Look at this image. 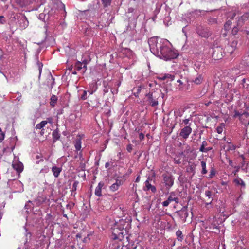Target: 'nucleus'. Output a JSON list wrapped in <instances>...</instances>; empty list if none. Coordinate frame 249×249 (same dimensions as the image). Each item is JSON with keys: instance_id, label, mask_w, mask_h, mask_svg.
I'll use <instances>...</instances> for the list:
<instances>
[{"instance_id": "obj_1", "label": "nucleus", "mask_w": 249, "mask_h": 249, "mask_svg": "<svg viewBox=\"0 0 249 249\" xmlns=\"http://www.w3.org/2000/svg\"><path fill=\"white\" fill-rule=\"evenodd\" d=\"M148 44L151 53L164 60L175 59L178 55L177 52H170L168 54L165 53L166 51H169L168 41L166 39L152 37L149 39Z\"/></svg>"}, {"instance_id": "obj_2", "label": "nucleus", "mask_w": 249, "mask_h": 249, "mask_svg": "<svg viewBox=\"0 0 249 249\" xmlns=\"http://www.w3.org/2000/svg\"><path fill=\"white\" fill-rule=\"evenodd\" d=\"M192 119L191 117L182 120L180 124L182 128L180 129L179 136L184 140H187L191 134L192 131Z\"/></svg>"}, {"instance_id": "obj_3", "label": "nucleus", "mask_w": 249, "mask_h": 249, "mask_svg": "<svg viewBox=\"0 0 249 249\" xmlns=\"http://www.w3.org/2000/svg\"><path fill=\"white\" fill-rule=\"evenodd\" d=\"M163 178L162 183L164 184L165 189L169 190L174 183L175 178L171 173L166 172L162 175Z\"/></svg>"}, {"instance_id": "obj_4", "label": "nucleus", "mask_w": 249, "mask_h": 249, "mask_svg": "<svg viewBox=\"0 0 249 249\" xmlns=\"http://www.w3.org/2000/svg\"><path fill=\"white\" fill-rule=\"evenodd\" d=\"M172 201H175L176 203H179V198L175 192H171L170 193L167 199L163 201L162 204L164 207H167Z\"/></svg>"}, {"instance_id": "obj_5", "label": "nucleus", "mask_w": 249, "mask_h": 249, "mask_svg": "<svg viewBox=\"0 0 249 249\" xmlns=\"http://www.w3.org/2000/svg\"><path fill=\"white\" fill-rule=\"evenodd\" d=\"M124 230L123 227H118L117 225V228H114L112 231V238L114 240L118 239L121 241L124 238L123 232L122 231Z\"/></svg>"}, {"instance_id": "obj_6", "label": "nucleus", "mask_w": 249, "mask_h": 249, "mask_svg": "<svg viewBox=\"0 0 249 249\" xmlns=\"http://www.w3.org/2000/svg\"><path fill=\"white\" fill-rule=\"evenodd\" d=\"M196 31L197 34L202 37L208 38L211 35V33L208 28L201 26L196 28Z\"/></svg>"}, {"instance_id": "obj_7", "label": "nucleus", "mask_w": 249, "mask_h": 249, "mask_svg": "<svg viewBox=\"0 0 249 249\" xmlns=\"http://www.w3.org/2000/svg\"><path fill=\"white\" fill-rule=\"evenodd\" d=\"M147 98V101L149 104L152 107H155L158 104V96L156 93L154 94L152 93H148L146 95Z\"/></svg>"}, {"instance_id": "obj_8", "label": "nucleus", "mask_w": 249, "mask_h": 249, "mask_svg": "<svg viewBox=\"0 0 249 249\" xmlns=\"http://www.w3.org/2000/svg\"><path fill=\"white\" fill-rule=\"evenodd\" d=\"M177 214L179 217L183 221H185L186 218L188 216V213L186 208L183 207L180 211L176 212Z\"/></svg>"}, {"instance_id": "obj_9", "label": "nucleus", "mask_w": 249, "mask_h": 249, "mask_svg": "<svg viewBox=\"0 0 249 249\" xmlns=\"http://www.w3.org/2000/svg\"><path fill=\"white\" fill-rule=\"evenodd\" d=\"M149 178H148L147 180H146L145 182V186L143 188V190L144 191H149L150 190L152 193H155L156 192V187L152 185L149 181Z\"/></svg>"}, {"instance_id": "obj_10", "label": "nucleus", "mask_w": 249, "mask_h": 249, "mask_svg": "<svg viewBox=\"0 0 249 249\" xmlns=\"http://www.w3.org/2000/svg\"><path fill=\"white\" fill-rule=\"evenodd\" d=\"M105 186V183L103 181L100 182L97 186L96 187L95 190V195L97 196L101 197L102 196V189Z\"/></svg>"}, {"instance_id": "obj_11", "label": "nucleus", "mask_w": 249, "mask_h": 249, "mask_svg": "<svg viewBox=\"0 0 249 249\" xmlns=\"http://www.w3.org/2000/svg\"><path fill=\"white\" fill-rule=\"evenodd\" d=\"M12 166L18 173L21 172L23 170V164L20 162H15L12 164Z\"/></svg>"}, {"instance_id": "obj_12", "label": "nucleus", "mask_w": 249, "mask_h": 249, "mask_svg": "<svg viewBox=\"0 0 249 249\" xmlns=\"http://www.w3.org/2000/svg\"><path fill=\"white\" fill-rule=\"evenodd\" d=\"M20 26L23 29L26 28L28 26V21L25 16L22 17L19 20Z\"/></svg>"}, {"instance_id": "obj_13", "label": "nucleus", "mask_w": 249, "mask_h": 249, "mask_svg": "<svg viewBox=\"0 0 249 249\" xmlns=\"http://www.w3.org/2000/svg\"><path fill=\"white\" fill-rule=\"evenodd\" d=\"M52 171L53 173V176L55 178H58L59 176L60 173L62 171V168L58 167L56 166H53L52 168Z\"/></svg>"}, {"instance_id": "obj_14", "label": "nucleus", "mask_w": 249, "mask_h": 249, "mask_svg": "<svg viewBox=\"0 0 249 249\" xmlns=\"http://www.w3.org/2000/svg\"><path fill=\"white\" fill-rule=\"evenodd\" d=\"M121 185V180L117 179L116 180V182L110 186V190L112 192H114L117 190L119 189V186H120Z\"/></svg>"}, {"instance_id": "obj_15", "label": "nucleus", "mask_w": 249, "mask_h": 249, "mask_svg": "<svg viewBox=\"0 0 249 249\" xmlns=\"http://www.w3.org/2000/svg\"><path fill=\"white\" fill-rule=\"evenodd\" d=\"M233 182L237 186H240L242 188H245L246 184L244 181L240 178H237L233 180Z\"/></svg>"}, {"instance_id": "obj_16", "label": "nucleus", "mask_w": 249, "mask_h": 249, "mask_svg": "<svg viewBox=\"0 0 249 249\" xmlns=\"http://www.w3.org/2000/svg\"><path fill=\"white\" fill-rule=\"evenodd\" d=\"M48 84H50V89H52L55 84V79L53 75L50 73L47 78Z\"/></svg>"}, {"instance_id": "obj_17", "label": "nucleus", "mask_w": 249, "mask_h": 249, "mask_svg": "<svg viewBox=\"0 0 249 249\" xmlns=\"http://www.w3.org/2000/svg\"><path fill=\"white\" fill-rule=\"evenodd\" d=\"M83 64L80 61H78L75 63V68L78 71H81L82 73L84 74L86 71H85L84 68H83Z\"/></svg>"}, {"instance_id": "obj_18", "label": "nucleus", "mask_w": 249, "mask_h": 249, "mask_svg": "<svg viewBox=\"0 0 249 249\" xmlns=\"http://www.w3.org/2000/svg\"><path fill=\"white\" fill-rule=\"evenodd\" d=\"M52 135H53V141L54 142H55L57 140H59L60 137V134L59 132V130L57 129L53 131Z\"/></svg>"}, {"instance_id": "obj_19", "label": "nucleus", "mask_w": 249, "mask_h": 249, "mask_svg": "<svg viewBox=\"0 0 249 249\" xmlns=\"http://www.w3.org/2000/svg\"><path fill=\"white\" fill-rule=\"evenodd\" d=\"M196 166V165L194 164L189 165L187 167V169H186L187 172H189V173H192L193 176L196 173V172H195Z\"/></svg>"}, {"instance_id": "obj_20", "label": "nucleus", "mask_w": 249, "mask_h": 249, "mask_svg": "<svg viewBox=\"0 0 249 249\" xmlns=\"http://www.w3.org/2000/svg\"><path fill=\"white\" fill-rule=\"evenodd\" d=\"M203 81V76L202 74L197 75V77L193 80V82L195 84L198 85L201 84Z\"/></svg>"}, {"instance_id": "obj_21", "label": "nucleus", "mask_w": 249, "mask_h": 249, "mask_svg": "<svg viewBox=\"0 0 249 249\" xmlns=\"http://www.w3.org/2000/svg\"><path fill=\"white\" fill-rule=\"evenodd\" d=\"M81 140L80 139H77L74 141V147L76 151H79L81 148Z\"/></svg>"}, {"instance_id": "obj_22", "label": "nucleus", "mask_w": 249, "mask_h": 249, "mask_svg": "<svg viewBox=\"0 0 249 249\" xmlns=\"http://www.w3.org/2000/svg\"><path fill=\"white\" fill-rule=\"evenodd\" d=\"M57 101V97L54 95H53L50 99V105L53 107L55 106V104L56 103Z\"/></svg>"}, {"instance_id": "obj_23", "label": "nucleus", "mask_w": 249, "mask_h": 249, "mask_svg": "<svg viewBox=\"0 0 249 249\" xmlns=\"http://www.w3.org/2000/svg\"><path fill=\"white\" fill-rule=\"evenodd\" d=\"M201 165L202 167L201 174L204 175L207 173V170L206 169V163L204 160L201 161Z\"/></svg>"}, {"instance_id": "obj_24", "label": "nucleus", "mask_w": 249, "mask_h": 249, "mask_svg": "<svg viewBox=\"0 0 249 249\" xmlns=\"http://www.w3.org/2000/svg\"><path fill=\"white\" fill-rule=\"evenodd\" d=\"M47 121H42L40 123L37 124L36 126V129H40L43 128L45 125L47 124Z\"/></svg>"}, {"instance_id": "obj_25", "label": "nucleus", "mask_w": 249, "mask_h": 249, "mask_svg": "<svg viewBox=\"0 0 249 249\" xmlns=\"http://www.w3.org/2000/svg\"><path fill=\"white\" fill-rule=\"evenodd\" d=\"M176 234L177 236V239L178 241H181L183 240V236L182 235V231L178 230L176 232Z\"/></svg>"}, {"instance_id": "obj_26", "label": "nucleus", "mask_w": 249, "mask_h": 249, "mask_svg": "<svg viewBox=\"0 0 249 249\" xmlns=\"http://www.w3.org/2000/svg\"><path fill=\"white\" fill-rule=\"evenodd\" d=\"M244 20L245 18L243 16L240 17L237 21V26L239 27H241L243 25Z\"/></svg>"}, {"instance_id": "obj_27", "label": "nucleus", "mask_w": 249, "mask_h": 249, "mask_svg": "<svg viewBox=\"0 0 249 249\" xmlns=\"http://www.w3.org/2000/svg\"><path fill=\"white\" fill-rule=\"evenodd\" d=\"M208 145V143L206 141H204L202 142V144L199 148V151L202 152H205V146Z\"/></svg>"}, {"instance_id": "obj_28", "label": "nucleus", "mask_w": 249, "mask_h": 249, "mask_svg": "<svg viewBox=\"0 0 249 249\" xmlns=\"http://www.w3.org/2000/svg\"><path fill=\"white\" fill-rule=\"evenodd\" d=\"M37 65L38 69L39 70V78L40 77V75H41V74L42 72L43 64L42 63L40 62L39 61H37Z\"/></svg>"}, {"instance_id": "obj_29", "label": "nucleus", "mask_w": 249, "mask_h": 249, "mask_svg": "<svg viewBox=\"0 0 249 249\" xmlns=\"http://www.w3.org/2000/svg\"><path fill=\"white\" fill-rule=\"evenodd\" d=\"M112 0H101L104 7H108L111 4Z\"/></svg>"}, {"instance_id": "obj_30", "label": "nucleus", "mask_w": 249, "mask_h": 249, "mask_svg": "<svg viewBox=\"0 0 249 249\" xmlns=\"http://www.w3.org/2000/svg\"><path fill=\"white\" fill-rule=\"evenodd\" d=\"M88 92L86 90H83L82 91V94L81 95L80 98L83 100H85L87 99L88 98Z\"/></svg>"}, {"instance_id": "obj_31", "label": "nucleus", "mask_w": 249, "mask_h": 249, "mask_svg": "<svg viewBox=\"0 0 249 249\" xmlns=\"http://www.w3.org/2000/svg\"><path fill=\"white\" fill-rule=\"evenodd\" d=\"M89 61H90V60H88L86 59H84L82 60V62L81 63L83 65V68H84L85 71L87 70V65L89 62Z\"/></svg>"}, {"instance_id": "obj_32", "label": "nucleus", "mask_w": 249, "mask_h": 249, "mask_svg": "<svg viewBox=\"0 0 249 249\" xmlns=\"http://www.w3.org/2000/svg\"><path fill=\"white\" fill-rule=\"evenodd\" d=\"M79 184V182L77 180H75L74 181L73 184H72V192H75L77 190V186Z\"/></svg>"}, {"instance_id": "obj_33", "label": "nucleus", "mask_w": 249, "mask_h": 249, "mask_svg": "<svg viewBox=\"0 0 249 249\" xmlns=\"http://www.w3.org/2000/svg\"><path fill=\"white\" fill-rule=\"evenodd\" d=\"M49 168L48 166H45L40 171V173L41 174H46L49 172Z\"/></svg>"}, {"instance_id": "obj_34", "label": "nucleus", "mask_w": 249, "mask_h": 249, "mask_svg": "<svg viewBox=\"0 0 249 249\" xmlns=\"http://www.w3.org/2000/svg\"><path fill=\"white\" fill-rule=\"evenodd\" d=\"M31 203V201L29 200L25 204L24 208L27 210V212H28L29 209H30L32 208Z\"/></svg>"}, {"instance_id": "obj_35", "label": "nucleus", "mask_w": 249, "mask_h": 249, "mask_svg": "<svg viewBox=\"0 0 249 249\" xmlns=\"http://www.w3.org/2000/svg\"><path fill=\"white\" fill-rule=\"evenodd\" d=\"M215 175V171L213 168H212L210 171V173L209 175V178H212Z\"/></svg>"}, {"instance_id": "obj_36", "label": "nucleus", "mask_w": 249, "mask_h": 249, "mask_svg": "<svg viewBox=\"0 0 249 249\" xmlns=\"http://www.w3.org/2000/svg\"><path fill=\"white\" fill-rule=\"evenodd\" d=\"M205 195L209 198H212L213 193L211 191H209V190L205 191Z\"/></svg>"}, {"instance_id": "obj_37", "label": "nucleus", "mask_w": 249, "mask_h": 249, "mask_svg": "<svg viewBox=\"0 0 249 249\" xmlns=\"http://www.w3.org/2000/svg\"><path fill=\"white\" fill-rule=\"evenodd\" d=\"M169 13L168 12L167 14V16H165V17L164 18V23H166L167 22V24H168V23L170 21L171 18L169 16Z\"/></svg>"}, {"instance_id": "obj_38", "label": "nucleus", "mask_w": 249, "mask_h": 249, "mask_svg": "<svg viewBox=\"0 0 249 249\" xmlns=\"http://www.w3.org/2000/svg\"><path fill=\"white\" fill-rule=\"evenodd\" d=\"M136 91L134 93V95L136 97H138L139 94L140 93V92L141 91V86H138V87H137L136 88Z\"/></svg>"}, {"instance_id": "obj_39", "label": "nucleus", "mask_w": 249, "mask_h": 249, "mask_svg": "<svg viewBox=\"0 0 249 249\" xmlns=\"http://www.w3.org/2000/svg\"><path fill=\"white\" fill-rule=\"evenodd\" d=\"M209 23L210 24H215L217 23V19L215 18H210L209 19Z\"/></svg>"}, {"instance_id": "obj_40", "label": "nucleus", "mask_w": 249, "mask_h": 249, "mask_svg": "<svg viewBox=\"0 0 249 249\" xmlns=\"http://www.w3.org/2000/svg\"><path fill=\"white\" fill-rule=\"evenodd\" d=\"M239 27H238L237 26H235L232 30V34L233 35H235L237 34V33H238V30H239Z\"/></svg>"}, {"instance_id": "obj_41", "label": "nucleus", "mask_w": 249, "mask_h": 249, "mask_svg": "<svg viewBox=\"0 0 249 249\" xmlns=\"http://www.w3.org/2000/svg\"><path fill=\"white\" fill-rule=\"evenodd\" d=\"M236 148V146L232 144H230L229 146H228V149L227 150L228 151H230V150H235Z\"/></svg>"}, {"instance_id": "obj_42", "label": "nucleus", "mask_w": 249, "mask_h": 249, "mask_svg": "<svg viewBox=\"0 0 249 249\" xmlns=\"http://www.w3.org/2000/svg\"><path fill=\"white\" fill-rule=\"evenodd\" d=\"M4 133L2 131L0 127V142H1L4 139Z\"/></svg>"}, {"instance_id": "obj_43", "label": "nucleus", "mask_w": 249, "mask_h": 249, "mask_svg": "<svg viewBox=\"0 0 249 249\" xmlns=\"http://www.w3.org/2000/svg\"><path fill=\"white\" fill-rule=\"evenodd\" d=\"M109 89L110 87L107 84V85H104V89H103L104 94L108 92Z\"/></svg>"}, {"instance_id": "obj_44", "label": "nucleus", "mask_w": 249, "mask_h": 249, "mask_svg": "<svg viewBox=\"0 0 249 249\" xmlns=\"http://www.w3.org/2000/svg\"><path fill=\"white\" fill-rule=\"evenodd\" d=\"M166 79H170L171 80H173L174 79V75L170 74H165Z\"/></svg>"}, {"instance_id": "obj_45", "label": "nucleus", "mask_w": 249, "mask_h": 249, "mask_svg": "<svg viewBox=\"0 0 249 249\" xmlns=\"http://www.w3.org/2000/svg\"><path fill=\"white\" fill-rule=\"evenodd\" d=\"M223 131V127L222 126H218L216 128V132L218 134H221Z\"/></svg>"}, {"instance_id": "obj_46", "label": "nucleus", "mask_w": 249, "mask_h": 249, "mask_svg": "<svg viewBox=\"0 0 249 249\" xmlns=\"http://www.w3.org/2000/svg\"><path fill=\"white\" fill-rule=\"evenodd\" d=\"M5 23L4 17L3 16H0V24H3Z\"/></svg>"}, {"instance_id": "obj_47", "label": "nucleus", "mask_w": 249, "mask_h": 249, "mask_svg": "<svg viewBox=\"0 0 249 249\" xmlns=\"http://www.w3.org/2000/svg\"><path fill=\"white\" fill-rule=\"evenodd\" d=\"M136 12V9L134 8L130 7L128 9V13H133Z\"/></svg>"}, {"instance_id": "obj_48", "label": "nucleus", "mask_w": 249, "mask_h": 249, "mask_svg": "<svg viewBox=\"0 0 249 249\" xmlns=\"http://www.w3.org/2000/svg\"><path fill=\"white\" fill-rule=\"evenodd\" d=\"M231 20H228L227 21L225 24V28H227V27H229L231 24Z\"/></svg>"}, {"instance_id": "obj_49", "label": "nucleus", "mask_w": 249, "mask_h": 249, "mask_svg": "<svg viewBox=\"0 0 249 249\" xmlns=\"http://www.w3.org/2000/svg\"><path fill=\"white\" fill-rule=\"evenodd\" d=\"M36 159H39V158H41V160L39 161H36V163L38 164L40 161H43V159L42 158L41 156L40 155H37L36 156Z\"/></svg>"}, {"instance_id": "obj_50", "label": "nucleus", "mask_w": 249, "mask_h": 249, "mask_svg": "<svg viewBox=\"0 0 249 249\" xmlns=\"http://www.w3.org/2000/svg\"><path fill=\"white\" fill-rule=\"evenodd\" d=\"M132 150V146L131 144H129L127 146V150L129 152H131Z\"/></svg>"}, {"instance_id": "obj_51", "label": "nucleus", "mask_w": 249, "mask_h": 249, "mask_svg": "<svg viewBox=\"0 0 249 249\" xmlns=\"http://www.w3.org/2000/svg\"><path fill=\"white\" fill-rule=\"evenodd\" d=\"M170 52H177L176 51H174V50H171L169 47V51H166L165 53V54H168L169 53H170Z\"/></svg>"}, {"instance_id": "obj_52", "label": "nucleus", "mask_w": 249, "mask_h": 249, "mask_svg": "<svg viewBox=\"0 0 249 249\" xmlns=\"http://www.w3.org/2000/svg\"><path fill=\"white\" fill-rule=\"evenodd\" d=\"M118 89H111V92L113 94H117L118 93Z\"/></svg>"}, {"instance_id": "obj_53", "label": "nucleus", "mask_w": 249, "mask_h": 249, "mask_svg": "<svg viewBox=\"0 0 249 249\" xmlns=\"http://www.w3.org/2000/svg\"><path fill=\"white\" fill-rule=\"evenodd\" d=\"M241 115H242V114H241L238 111H235V114L234 115V117H236L237 116H240Z\"/></svg>"}, {"instance_id": "obj_54", "label": "nucleus", "mask_w": 249, "mask_h": 249, "mask_svg": "<svg viewBox=\"0 0 249 249\" xmlns=\"http://www.w3.org/2000/svg\"><path fill=\"white\" fill-rule=\"evenodd\" d=\"M212 149V147H208L205 148V152H207Z\"/></svg>"}, {"instance_id": "obj_55", "label": "nucleus", "mask_w": 249, "mask_h": 249, "mask_svg": "<svg viewBox=\"0 0 249 249\" xmlns=\"http://www.w3.org/2000/svg\"><path fill=\"white\" fill-rule=\"evenodd\" d=\"M144 135L142 133H141L140 134H139V139L142 140V139H144Z\"/></svg>"}, {"instance_id": "obj_56", "label": "nucleus", "mask_w": 249, "mask_h": 249, "mask_svg": "<svg viewBox=\"0 0 249 249\" xmlns=\"http://www.w3.org/2000/svg\"><path fill=\"white\" fill-rule=\"evenodd\" d=\"M159 79L161 80H164L166 79L165 75L164 74L163 75L161 76L160 77Z\"/></svg>"}, {"instance_id": "obj_57", "label": "nucleus", "mask_w": 249, "mask_h": 249, "mask_svg": "<svg viewBox=\"0 0 249 249\" xmlns=\"http://www.w3.org/2000/svg\"><path fill=\"white\" fill-rule=\"evenodd\" d=\"M113 249H122V247L121 248L119 245H117Z\"/></svg>"}, {"instance_id": "obj_58", "label": "nucleus", "mask_w": 249, "mask_h": 249, "mask_svg": "<svg viewBox=\"0 0 249 249\" xmlns=\"http://www.w3.org/2000/svg\"><path fill=\"white\" fill-rule=\"evenodd\" d=\"M246 79L245 78H244L242 80V81H241V84L243 86V85H245V83H246Z\"/></svg>"}, {"instance_id": "obj_59", "label": "nucleus", "mask_w": 249, "mask_h": 249, "mask_svg": "<svg viewBox=\"0 0 249 249\" xmlns=\"http://www.w3.org/2000/svg\"><path fill=\"white\" fill-rule=\"evenodd\" d=\"M175 162L178 164H180L181 163L179 159H178V160L175 159Z\"/></svg>"}, {"instance_id": "obj_60", "label": "nucleus", "mask_w": 249, "mask_h": 249, "mask_svg": "<svg viewBox=\"0 0 249 249\" xmlns=\"http://www.w3.org/2000/svg\"><path fill=\"white\" fill-rule=\"evenodd\" d=\"M243 88H246L247 89H249V83L246 84L245 85H243Z\"/></svg>"}, {"instance_id": "obj_61", "label": "nucleus", "mask_w": 249, "mask_h": 249, "mask_svg": "<svg viewBox=\"0 0 249 249\" xmlns=\"http://www.w3.org/2000/svg\"><path fill=\"white\" fill-rule=\"evenodd\" d=\"M87 92H89V95H91L93 93L94 91V90H88Z\"/></svg>"}, {"instance_id": "obj_62", "label": "nucleus", "mask_w": 249, "mask_h": 249, "mask_svg": "<svg viewBox=\"0 0 249 249\" xmlns=\"http://www.w3.org/2000/svg\"><path fill=\"white\" fill-rule=\"evenodd\" d=\"M109 166V162H106L105 164V167L106 168H108Z\"/></svg>"}, {"instance_id": "obj_63", "label": "nucleus", "mask_w": 249, "mask_h": 249, "mask_svg": "<svg viewBox=\"0 0 249 249\" xmlns=\"http://www.w3.org/2000/svg\"><path fill=\"white\" fill-rule=\"evenodd\" d=\"M243 115H245L247 117H249V113L248 112H244Z\"/></svg>"}, {"instance_id": "obj_64", "label": "nucleus", "mask_w": 249, "mask_h": 249, "mask_svg": "<svg viewBox=\"0 0 249 249\" xmlns=\"http://www.w3.org/2000/svg\"><path fill=\"white\" fill-rule=\"evenodd\" d=\"M178 249H187V247L186 246H184L182 247H179Z\"/></svg>"}]
</instances>
